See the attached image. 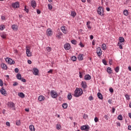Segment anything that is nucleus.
<instances>
[{"label": "nucleus", "mask_w": 131, "mask_h": 131, "mask_svg": "<svg viewBox=\"0 0 131 131\" xmlns=\"http://www.w3.org/2000/svg\"><path fill=\"white\" fill-rule=\"evenodd\" d=\"M83 93L82 89L77 88L75 90L74 96L76 97V98H78V97H80L82 95Z\"/></svg>", "instance_id": "nucleus-1"}, {"label": "nucleus", "mask_w": 131, "mask_h": 131, "mask_svg": "<svg viewBox=\"0 0 131 131\" xmlns=\"http://www.w3.org/2000/svg\"><path fill=\"white\" fill-rule=\"evenodd\" d=\"M97 13L100 16H103L104 15V9L102 7H99L97 8Z\"/></svg>", "instance_id": "nucleus-2"}, {"label": "nucleus", "mask_w": 131, "mask_h": 131, "mask_svg": "<svg viewBox=\"0 0 131 131\" xmlns=\"http://www.w3.org/2000/svg\"><path fill=\"white\" fill-rule=\"evenodd\" d=\"M7 106L9 108H12L13 110H16V107H15V103L14 102L10 101L7 103Z\"/></svg>", "instance_id": "nucleus-3"}, {"label": "nucleus", "mask_w": 131, "mask_h": 131, "mask_svg": "<svg viewBox=\"0 0 131 131\" xmlns=\"http://www.w3.org/2000/svg\"><path fill=\"white\" fill-rule=\"evenodd\" d=\"M50 95L53 99H56L58 97V93L55 92L54 90H51L50 92Z\"/></svg>", "instance_id": "nucleus-4"}, {"label": "nucleus", "mask_w": 131, "mask_h": 131, "mask_svg": "<svg viewBox=\"0 0 131 131\" xmlns=\"http://www.w3.org/2000/svg\"><path fill=\"white\" fill-rule=\"evenodd\" d=\"M81 130L89 131L90 130V126L89 125H84L80 127Z\"/></svg>", "instance_id": "nucleus-5"}, {"label": "nucleus", "mask_w": 131, "mask_h": 131, "mask_svg": "<svg viewBox=\"0 0 131 131\" xmlns=\"http://www.w3.org/2000/svg\"><path fill=\"white\" fill-rule=\"evenodd\" d=\"M5 60L7 63H8V64H10V65H12V64H15V61L9 57L6 58Z\"/></svg>", "instance_id": "nucleus-6"}, {"label": "nucleus", "mask_w": 131, "mask_h": 131, "mask_svg": "<svg viewBox=\"0 0 131 131\" xmlns=\"http://www.w3.org/2000/svg\"><path fill=\"white\" fill-rule=\"evenodd\" d=\"M12 8H14V9H17L20 7V4L18 2H16L14 3H12L11 5Z\"/></svg>", "instance_id": "nucleus-7"}, {"label": "nucleus", "mask_w": 131, "mask_h": 131, "mask_svg": "<svg viewBox=\"0 0 131 131\" xmlns=\"http://www.w3.org/2000/svg\"><path fill=\"white\" fill-rule=\"evenodd\" d=\"M0 93L2 95H3V96H7L8 95L7 91L4 89V87H2L0 90Z\"/></svg>", "instance_id": "nucleus-8"}, {"label": "nucleus", "mask_w": 131, "mask_h": 131, "mask_svg": "<svg viewBox=\"0 0 131 131\" xmlns=\"http://www.w3.org/2000/svg\"><path fill=\"white\" fill-rule=\"evenodd\" d=\"M97 54L98 57H100V56H102V49H101L100 47L97 48Z\"/></svg>", "instance_id": "nucleus-9"}, {"label": "nucleus", "mask_w": 131, "mask_h": 131, "mask_svg": "<svg viewBox=\"0 0 131 131\" xmlns=\"http://www.w3.org/2000/svg\"><path fill=\"white\" fill-rule=\"evenodd\" d=\"M33 73L34 75H38V73H39V71L37 68L33 69Z\"/></svg>", "instance_id": "nucleus-10"}, {"label": "nucleus", "mask_w": 131, "mask_h": 131, "mask_svg": "<svg viewBox=\"0 0 131 131\" xmlns=\"http://www.w3.org/2000/svg\"><path fill=\"white\" fill-rule=\"evenodd\" d=\"M64 48L65 50H70V49L71 48V46H70V43H67L66 44L64 45Z\"/></svg>", "instance_id": "nucleus-11"}, {"label": "nucleus", "mask_w": 131, "mask_h": 131, "mask_svg": "<svg viewBox=\"0 0 131 131\" xmlns=\"http://www.w3.org/2000/svg\"><path fill=\"white\" fill-rule=\"evenodd\" d=\"M28 47H26V54L27 57H31V52H30V50L29 49L27 48Z\"/></svg>", "instance_id": "nucleus-12"}, {"label": "nucleus", "mask_w": 131, "mask_h": 131, "mask_svg": "<svg viewBox=\"0 0 131 131\" xmlns=\"http://www.w3.org/2000/svg\"><path fill=\"white\" fill-rule=\"evenodd\" d=\"M46 98H45V96L42 95H40L38 97V100L39 102H42V101H45Z\"/></svg>", "instance_id": "nucleus-13"}, {"label": "nucleus", "mask_w": 131, "mask_h": 131, "mask_svg": "<svg viewBox=\"0 0 131 131\" xmlns=\"http://www.w3.org/2000/svg\"><path fill=\"white\" fill-rule=\"evenodd\" d=\"M83 54H79L78 55V60L79 61H82L83 60Z\"/></svg>", "instance_id": "nucleus-14"}, {"label": "nucleus", "mask_w": 131, "mask_h": 131, "mask_svg": "<svg viewBox=\"0 0 131 131\" xmlns=\"http://www.w3.org/2000/svg\"><path fill=\"white\" fill-rule=\"evenodd\" d=\"M31 5L34 9L36 7V2L35 1H32L31 2Z\"/></svg>", "instance_id": "nucleus-15"}, {"label": "nucleus", "mask_w": 131, "mask_h": 131, "mask_svg": "<svg viewBox=\"0 0 131 131\" xmlns=\"http://www.w3.org/2000/svg\"><path fill=\"white\" fill-rule=\"evenodd\" d=\"M47 35L48 36H51L52 35V29L51 28H49L47 30Z\"/></svg>", "instance_id": "nucleus-16"}, {"label": "nucleus", "mask_w": 131, "mask_h": 131, "mask_svg": "<svg viewBox=\"0 0 131 131\" xmlns=\"http://www.w3.org/2000/svg\"><path fill=\"white\" fill-rule=\"evenodd\" d=\"M81 86L83 89H86V88H88V85L86 84V82H85V81H82Z\"/></svg>", "instance_id": "nucleus-17"}, {"label": "nucleus", "mask_w": 131, "mask_h": 131, "mask_svg": "<svg viewBox=\"0 0 131 131\" xmlns=\"http://www.w3.org/2000/svg\"><path fill=\"white\" fill-rule=\"evenodd\" d=\"M1 68H2V69H3V70H7V69H8V67L6 66V64L4 63L1 64Z\"/></svg>", "instance_id": "nucleus-18"}, {"label": "nucleus", "mask_w": 131, "mask_h": 131, "mask_svg": "<svg viewBox=\"0 0 131 131\" xmlns=\"http://www.w3.org/2000/svg\"><path fill=\"white\" fill-rule=\"evenodd\" d=\"M66 27L64 26L61 27V30L62 31L63 33H64V34H66L67 33V30L65 29Z\"/></svg>", "instance_id": "nucleus-19"}, {"label": "nucleus", "mask_w": 131, "mask_h": 131, "mask_svg": "<svg viewBox=\"0 0 131 131\" xmlns=\"http://www.w3.org/2000/svg\"><path fill=\"white\" fill-rule=\"evenodd\" d=\"M12 28L13 30L17 31V30H18L19 28L18 27V26H17V25H13L12 26Z\"/></svg>", "instance_id": "nucleus-20"}, {"label": "nucleus", "mask_w": 131, "mask_h": 131, "mask_svg": "<svg viewBox=\"0 0 131 131\" xmlns=\"http://www.w3.org/2000/svg\"><path fill=\"white\" fill-rule=\"evenodd\" d=\"M84 79L85 80H90V79L92 78V77L90 75H86L84 76Z\"/></svg>", "instance_id": "nucleus-21"}, {"label": "nucleus", "mask_w": 131, "mask_h": 131, "mask_svg": "<svg viewBox=\"0 0 131 131\" xmlns=\"http://www.w3.org/2000/svg\"><path fill=\"white\" fill-rule=\"evenodd\" d=\"M97 96L98 98L100 99V100H103V95H102V94H101V93L98 92L97 93Z\"/></svg>", "instance_id": "nucleus-22"}, {"label": "nucleus", "mask_w": 131, "mask_h": 131, "mask_svg": "<svg viewBox=\"0 0 131 131\" xmlns=\"http://www.w3.org/2000/svg\"><path fill=\"white\" fill-rule=\"evenodd\" d=\"M112 69H111V68L108 67L107 68V72L108 74H111V73H112Z\"/></svg>", "instance_id": "nucleus-23"}, {"label": "nucleus", "mask_w": 131, "mask_h": 131, "mask_svg": "<svg viewBox=\"0 0 131 131\" xmlns=\"http://www.w3.org/2000/svg\"><path fill=\"white\" fill-rule=\"evenodd\" d=\"M56 129L59 130L61 129V128H62V126H61V124H57L56 125Z\"/></svg>", "instance_id": "nucleus-24"}, {"label": "nucleus", "mask_w": 131, "mask_h": 131, "mask_svg": "<svg viewBox=\"0 0 131 131\" xmlns=\"http://www.w3.org/2000/svg\"><path fill=\"white\" fill-rule=\"evenodd\" d=\"M71 16L73 17V18H74V17L76 16V12H75V11H71Z\"/></svg>", "instance_id": "nucleus-25"}, {"label": "nucleus", "mask_w": 131, "mask_h": 131, "mask_svg": "<svg viewBox=\"0 0 131 131\" xmlns=\"http://www.w3.org/2000/svg\"><path fill=\"white\" fill-rule=\"evenodd\" d=\"M119 40L120 43H121V42H124V38H123V37H120L119 38Z\"/></svg>", "instance_id": "nucleus-26"}, {"label": "nucleus", "mask_w": 131, "mask_h": 131, "mask_svg": "<svg viewBox=\"0 0 131 131\" xmlns=\"http://www.w3.org/2000/svg\"><path fill=\"white\" fill-rule=\"evenodd\" d=\"M123 14L124 15V16H128V11L126 9L124 10L123 11Z\"/></svg>", "instance_id": "nucleus-27"}, {"label": "nucleus", "mask_w": 131, "mask_h": 131, "mask_svg": "<svg viewBox=\"0 0 131 131\" xmlns=\"http://www.w3.org/2000/svg\"><path fill=\"white\" fill-rule=\"evenodd\" d=\"M90 24H91V22L90 21H88L86 23V26H87L88 29H92V27H91V25H90Z\"/></svg>", "instance_id": "nucleus-28"}, {"label": "nucleus", "mask_w": 131, "mask_h": 131, "mask_svg": "<svg viewBox=\"0 0 131 131\" xmlns=\"http://www.w3.org/2000/svg\"><path fill=\"white\" fill-rule=\"evenodd\" d=\"M29 128L31 131H35V128H34V126H33V125H30Z\"/></svg>", "instance_id": "nucleus-29"}, {"label": "nucleus", "mask_w": 131, "mask_h": 131, "mask_svg": "<svg viewBox=\"0 0 131 131\" xmlns=\"http://www.w3.org/2000/svg\"><path fill=\"white\" fill-rule=\"evenodd\" d=\"M18 96L20 97V98H25V94L24 93L21 92L20 93H18Z\"/></svg>", "instance_id": "nucleus-30"}, {"label": "nucleus", "mask_w": 131, "mask_h": 131, "mask_svg": "<svg viewBox=\"0 0 131 131\" xmlns=\"http://www.w3.org/2000/svg\"><path fill=\"white\" fill-rule=\"evenodd\" d=\"M1 36L2 38H6V37H7V34H5V33H2L1 34Z\"/></svg>", "instance_id": "nucleus-31"}, {"label": "nucleus", "mask_w": 131, "mask_h": 131, "mask_svg": "<svg viewBox=\"0 0 131 131\" xmlns=\"http://www.w3.org/2000/svg\"><path fill=\"white\" fill-rule=\"evenodd\" d=\"M62 106L63 109H66L68 107V104L67 103H64L62 104Z\"/></svg>", "instance_id": "nucleus-32"}, {"label": "nucleus", "mask_w": 131, "mask_h": 131, "mask_svg": "<svg viewBox=\"0 0 131 131\" xmlns=\"http://www.w3.org/2000/svg\"><path fill=\"white\" fill-rule=\"evenodd\" d=\"M77 58L75 56H73L71 58V59L72 60V61H73L74 62H75V61H76L77 60Z\"/></svg>", "instance_id": "nucleus-33"}, {"label": "nucleus", "mask_w": 131, "mask_h": 131, "mask_svg": "<svg viewBox=\"0 0 131 131\" xmlns=\"http://www.w3.org/2000/svg\"><path fill=\"white\" fill-rule=\"evenodd\" d=\"M16 78H17V79L20 80L22 78V77L21 76V74H17L16 75Z\"/></svg>", "instance_id": "nucleus-34"}, {"label": "nucleus", "mask_w": 131, "mask_h": 131, "mask_svg": "<svg viewBox=\"0 0 131 131\" xmlns=\"http://www.w3.org/2000/svg\"><path fill=\"white\" fill-rule=\"evenodd\" d=\"M67 98L68 100H71V99H72V95H71V93L68 94Z\"/></svg>", "instance_id": "nucleus-35"}, {"label": "nucleus", "mask_w": 131, "mask_h": 131, "mask_svg": "<svg viewBox=\"0 0 131 131\" xmlns=\"http://www.w3.org/2000/svg\"><path fill=\"white\" fill-rule=\"evenodd\" d=\"M101 48H102V50H103V51H105V50H106V49H107V47H106V45H105V44H102Z\"/></svg>", "instance_id": "nucleus-36"}, {"label": "nucleus", "mask_w": 131, "mask_h": 131, "mask_svg": "<svg viewBox=\"0 0 131 131\" xmlns=\"http://www.w3.org/2000/svg\"><path fill=\"white\" fill-rule=\"evenodd\" d=\"M125 97L126 100H128V101L129 100H130V97H129V95H128V94H125Z\"/></svg>", "instance_id": "nucleus-37"}, {"label": "nucleus", "mask_w": 131, "mask_h": 131, "mask_svg": "<svg viewBox=\"0 0 131 131\" xmlns=\"http://www.w3.org/2000/svg\"><path fill=\"white\" fill-rule=\"evenodd\" d=\"M119 69H120L119 67H117L115 69V71L117 73H118V72H119Z\"/></svg>", "instance_id": "nucleus-38"}, {"label": "nucleus", "mask_w": 131, "mask_h": 131, "mask_svg": "<svg viewBox=\"0 0 131 131\" xmlns=\"http://www.w3.org/2000/svg\"><path fill=\"white\" fill-rule=\"evenodd\" d=\"M48 7L49 10H52V9H53V6H52L51 4H48Z\"/></svg>", "instance_id": "nucleus-39"}, {"label": "nucleus", "mask_w": 131, "mask_h": 131, "mask_svg": "<svg viewBox=\"0 0 131 131\" xmlns=\"http://www.w3.org/2000/svg\"><path fill=\"white\" fill-rule=\"evenodd\" d=\"M5 25H2L1 26H0V30H4V29H5Z\"/></svg>", "instance_id": "nucleus-40"}, {"label": "nucleus", "mask_w": 131, "mask_h": 131, "mask_svg": "<svg viewBox=\"0 0 131 131\" xmlns=\"http://www.w3.org/2000/svg\"><path fill=\"white\" fill-rule=\"evenodd\" d=\"M118 46H119V49H120L121 50H122V49H123V47H122V45L120 44V42L118 43Z\"/></svg>", "instance_id": "nucleus-41"}, {"label": "nucleus", "mask_w": 131, "mask_h": 131, "mask_svg": "<svg viewBox=\"0 0 131 131\" xmlns=\"http://www.w3.org/2000/svg\"><path fill=\"white\" fill-rule=\"evenodd\" d=\"M118 120H122V116L121 115H119L118 116Z\"/></svg>", "instance_id": "nucleus-42"}, {"label": "nucleus", "mask_w": 131, "mask_h": 131, "mask_svg": "<svg viewBox=\"0 0 131 131\" xmlns=\"http://www.w3.org/2000/svg\"><path fill=\"white\" fill-rule=\"evenodd\" d=\"M71 42L73 45H76L77 41H76L75 39H73L71 40Z\"/></svg>", "instance_id": "nucleus-43"}, {"label": "nucleus", "mask_w": 131, "mask_h": 131, "mask_svg": "<svg viewBox=\"0 0 131 131\" xmlns=\"http://www.w3.org/2000/svg\"><path fill=\"white\" fill-rule=\"evenodd\" d=\"M47 51H48L49 52H51V51H52V48L50 47H48L46 48Z\"/></svg>", "instance_id": "nucleus-44"}, {"label": "nucleus", "mask_w": 131, "mask_h": 131, "mask_svg": "<svg viewBox=\"0 0 131 131\" xmlns=\"http://www.w3.org/2000/svg\"><path fill=\"white\" fill-rule=\"evenodd\" d=\"M0 86H4V82L0 79Z\"/></svg>", "instance_id": "nucleus-45"}, {"label": "nucleus", "mask_w": 131, "mask_h": 131, "mask_svg": "<svg viewBox=\"0 0 131 131\" xmlns=\"http://www.w3.org/2000/svg\"><path fill=\"white\" fill-rule=\"evenodd\" d=\"M109 91L110 93H114V90L112 88H110Z\"/></svg>", "instance_id": "nucleus-46"}, {"label": "nucleus", "mask_w": 131, "mask_h": 131, "mask_svg": "<svg viewBox=\"0 0 131 131\" xmlns=\"http://www.w3.org/2000/svg\"><path fill=\"white\" fill-rule=\"evenodd\" d=\"M16 125L19 126L21 124V122H20V120H18L16 123Z\"/></svg>", "instance_id": "nucleus-47"}, {"label": "nucleus", "mask_w": 131, "mask_h": 131, "mask_svg": "<svg viewBox=\"0 0 131 131\" xmlns=\"http://www.w3.org/2000/svg\"><path fill=\"white\" fill-rule=\"evenodd\" d=\"M89 101H93V100H94V97H93V96H90L89 97Z\"/></svg>", "instance_id": "nucleus-48"}, {"label": "nucleus", "mask_w": 131, "mask_h": 131, "mask_svg": "<svg viewBox=\"0 0 131 131\" xmlns=\"http://www.w3.org/2000/svg\"><path fill=\"white\" fill-rule=\"evenodd\" d=\"M102 63H103L104 65H107V61L105 59L102 60Z\"/></svg>", "instance_id": "nucleus-49"}, {"label": "nucleus", "mask_w": 131, "mask_h": 131, "mask_svg": "<svg viewBox=\"0 0 131 131\" xmlns=\"http://www.w3.org/2000/svg\"><path fill=\"white\" fill-rule=\"evenodd\" d=\"M79 45L80 46V47H81V48H84V45H83V44H82V42H80Z\"/></svg>", "instance_id": "nucleus-50"}, {"label": "nucleus", "mask_w": 131, "mask_h": 131, "mask_svg": "<svg viewBox=\"0 0 131 131\" xmlns=\"http://www.w3.org/2000/svg\"><path fill=\"white\" fill-rule=\"evenodd\" d=\"M20 80H21V81L23 82H26V79H25L24 78H21Z\"/></svg>", "instance_id": "nucleus-51"}, {"label": "nucleus", "mask_w": 131, "mask_h": 131, "mask_svg": "<svg viewBox=\"0 0 131 131\" xmlns=\"http://www.w3.org/2000/svg\"><path fill=\"white\" fill-rule=\"evenodd\" d=\"M25 11L27 13H29V10H28V9L26 8V6H25Z\"/></svg>", "instance_id": "nucleus-52"}, {"label": "nucleus", "mask_w": 131, "mask_h": 131, "mask_svg": "<svg viewBox=\"0 0 131 131\" xmlns=\"http://www.w3.org/2000/svg\"><path fill=\"white\" fill-rule=\"evenodd\" d=\"M83 118H84V119H86L88 118V115L86 114H84L83 115Z\"/></svg>", "instance_id": "nucleus-53"}, {"label": "nucleus", "mask_w": 131, "mask_h": 131, "mask_svg": "<svg viewBox=\"0 0 131 131\" xmlns=\"http://www.w3.org/2000/svg\"><path fill=\"white\" fill-rule=\"evenodd\" d=\"M14 71H15V73H18V72H19V69L16 68L14 69Z\"/></svg>", "instance_id": "nucleus-54"}, {"label": "nucleus", "mask_w": 131, "mask_h": 131, "mask_svg": "<svg viewBox=\"0 0 131 131\" xmlns=\"http://www.w3.org/2000/svg\"><path fill=\"white\" fill-rule=\"evenodd\" d=\"M94 121H95V122H98V121H99V119H98L97 117H95L94 118Z\"/></svg>", "instance_id": "nucleus-55"}, {"label": "nucleus", "mask_w": 131, "mask_h": 131, "mask_svg": "<svg viewBox=\"0 0 131 131\" xmlns=\"http://www.w3.org/2000/svg\"><path fill=\"white\" fill-rule=\"evenodd\" d=\"M18 83L17 82H14L13 84V86H16V85H18Z\"/></svg>", "instance_id": "nucleus-56"}, {"label": "nucleus", "mask_w": 131, "mask_h": 131, "mask_svg": "<svg viewBox=\"0 0 131 131\" xmlns=\"http://www.w3.org/2000/svg\"><path fill=\"white\" fill-rule=\"evenodd\" d=\"M108 63H109L110 65H111V64H112V59H110L108 60Z\"/></svg>", "instance_id": "nucleus-57"}, {"label": "nucleus", "mask_w": 131, "mask_h": 131, "mask_svg": "<svg viewBox=\"0 0 131 131\" xmlns=\"http://www.w3.org/2000/svg\"><path fill=\"white\" fill-rule=\"evenodd\" d=\"M79 77L80 78H82V74L81 73V72H79Z\"/></svg>", "instance_id": "nucleus-58"}, {"label": "nucleus", "mask_w": 131, "mask_h": 131, "mask_svg": "<svg viewBox=\"0 0 131 131\" xmlns=\"http://www.w3.org/2000/svg\"><path fill=\"white\" fill-rule=\"evenodd\" d=\"M112 113H115V107H112Z\"/></svg>", "instance_id": "nucleus-59"}, {"label": "nucleus", "mask_w": 131, "mask_h": 131, "mask_svg": "<svg viewBox=\"0 0 131 131\" xmlns=\"http://www.w3.org/2000/svg\"><path fill=\"white\" fill-rule=\"evenodd\" d=\"M36 12H37V14H40L41 13V11L40 10H39V9H37Z\"/></svg>", "instance_id": "nucleus-60"}, {"label": "nucleus", "mask_w": 131, "mask_h": 131, "mask_svg": "<svg viewBox=\"0 0 131 131\" xmlns=\"http://www.w3.org/2000/svg\"><path fill=\"white\" fill-rule=\"evenodd\" d=\"M48 73H53V70L50 69L49 71H48Z\"/></svg>", "instance_id": "nucleus-61"}, {"label": "nucleus", "mask_w": 131, "mask_h": 131, "mask_svg": "<svg viewBox=\"0 0 131 131\" xmlns=\"http://www.w3.org/2000/svg\"><path fill=\"white\" fill-rule=\"evenodd\" d=\"M1 19L2 20H6V17H5V16H1Z\"/></svg>", "instance_id": "nucleus-62"}, {"label": "nucleus", "mask_w": 131, "mask_h": 131, "mask_svg": "<svg viewBox=\"0 0 131 131\" xmlns=\"http://www.w3.org/2000/svg\"><path fill=\"white\" fill-rule=\"evenodd\" d=\"M109 117L107 116V115H105L104 116V118H105V119H106V120H108V118Z\"/></svg>", "instance_id": "nucleus-63"}, {"label": "nucleus", "mask_w": 131, "mask_h": 131, "mask_svg": "<svg viewBox=\"0 0 131 131\" xmlns=\"http://www.w3.org/2000/svg\"><path fill=\"white\" fill-rule=\"evenodd\" d=\"M128 129L129 130H131V126H130V125H128Z\"/></svg>", "instance_id": "nucleus-64"}]
</instances>
